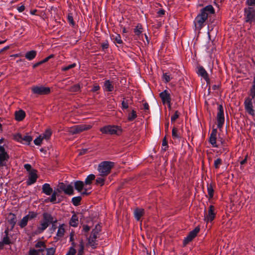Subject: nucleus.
Returning a JSON list of instances; mask_svg holds the SVG:
<instances>
[{
	"label": "nucleus",
	"mask_w": 255,
	"mask_h": 255,
	"mask_svg": "<svg viewBox=\"0 0 255 255\" xmlns=\"http://www.w3.org/2000/svg\"><path fill=\"white\" fill-rule=\"evenodd\" d=\"M215 13L214 7L211 5H208L201 10L194 19V23L196 29L200 30L204 25V22L206 20L209 14Z\"/></svg>",
	"instance_id": "obj_1"
},
{
	"label": "nucleus",
	"mask_w": 255,
	"mask_h": 255,
	"mask_svg": "<svg viewBox=\"0 0 255 255\" xmlns=\"http://www.w3.org/2000/svg\"><path fill=\"white\" fill-rule=\"evenodd\" d=\"M42 216L43 219L35 232L36 234H40L43 232L51 223L57 222V220H54L52 216L48 213H44Z\"/></svg>",
	"instance_id": "obj_2"
},
{
	"label": "nucleus",
	"mask_w": 255,
	"mask_h": 255,
	"mask_svg": "<svg viewBox=\"0 0 255 255\" xmlns=\"http://www.w3.org/2000/svg\"><path fill=\"white\" fill-rule=\"evenodd\" d=\"M100 130L103 134L120 135L123 132L122 128L118 126L108 125L100 128Z\"/></svg>",
	"instance_id": "obj_3"
},
{
	"label": "nucleus",
	"mask_w": 255,
	"mask_h": 255,
	"mask_svg": "<svg viewBox=\"0 0 255 255\" xmlns=\"http://www.w3.org/2000/svg\"><path fill=\"white\" fill-rule=\"evenodd\" d=\"M114 165V163L111 161H105L101 162L98 167L100 175L101 176H107L110 173Z\"/></svg>",
	"instance_id": "obj_4"
},
{
	"label": "nucleus",
	"mask_w": 255,
	"mask_h": 255,
	"mask_svg": "<svg viewBox=\"0 0 255 255\" xmlns=\"http://www.w3.org/2000/svg\"><path fill=\"white\" fill-rule=\"evenodd\" d=\"M216 215L215 208L213 205H210L208 212L204 210V221L206 223L212 222L215 219Z\"/></svg>",
	"instance_id": "obj_5"
},
{
	"label": "nucleus",
	"mask_w": 255,
	"mask_h": 255,
	"mask_svg": "<svg viewBox=\"0 0 255 255\" xmlns=\"http://www.w3.org/2000/svg\"><path fill=\"white\" fill-rule=\"evenodd\" d=\"M245 21L246 22L252 23L255 22V9L249 7L244 9Z\"/></svg>",
	"instance_id": "obj_6"
},
{
	"label": "nucleus",
	"mask_w": 255,
	"mask_h": 255,
	"mask_svg": "<svg viewBox=\"0 0 255 255\" xmlns=\"http://www.w3.org/2000/svg\"><path fill=\"white\" fill-rule=\"evenodd\" d=\"M218 113L217 115V127L221 129L223 128L225 122L224 114V108L222 105H219L218 108Z\"/></svg>",
	"instance_id": "obj_7"
},
{
	"label": "nucleus",
	"mask_w": 255,
	"mask_h": 255,
	"mask_svg": "<svg viewBox=\"0 0 255 255\" xmlns=\"http://www.w3.org/2000/svg\"><path fill=\"white\" fill-rule=\"evenodd\" d=\"M37 216V214L34 212H29L27 215L24 216L22 219L18 223V226L21 228H24L27 224L28 221L34 218Z\"/></svg>",
	"instance_id": "obj_8"
},
{
	"label": "nucleus",
	"mask_w": 255,
	"mask_h": 255,
	"mask_svg": "<svg viewBox=\"0 0 255 255\" xmlns=\"http://www.w3.org/2000/svg\"><path fill=\"white\" fill-rule=\"evenodd\" d=\"M254 98L248 97L245 99L244 102L245 109L246 112L252 116L255 115V111L253 109V103Z\"/></svg>",
	"instance_id": "obj_9"
},
{
	"label": "nucleus",
	"mask_w": 255,
	"mask_h": 255,
	"mask_svg": "<svg viewBox=\"0 0 255 255\" xmlns=\"http://www.w3.org/2000/svg\"><path fill=\"white\" fill-rule=\"evenodd\" d=\"M31 91L34 94L43 95L48 94L50 92V89L42 86H36L32 87Z\"/></svg>",
	"instance_id": "obj_10"
},
{
	"label": "nucleus",
	"mask_w": 255,
	"mask_h": 255,
	"mask_svg": "<svg viewBox=\"0 0 255 255\" xmlns=\"http://www.w3.org/2000/svg\"><path fill=\"white\" fill-rule=\"evenodd\" d=\"M9 156L3 146L0 145V166L6 165Z\"/></svg>",
	"instance_id": "obj_11"
},
{
	"label": "nucleus",
	"mask_w": 255,
	"mask_h": 255,
	"mask_svg": "<svg viewBox=\"0 0 255 255\" xmlns=\"http://www.w3.org/2000/svg\"><path fill=\"white\" fill-rule=\"evenodd\" d=\"M38 176L37 174V170L35 169H32L29 172L28 179L26 180V184L27 185H31L36 182Z\"/></svg>",
	"instance_id": "obj_12"
},
{
	"label": "nucleus",
	"mask_w": 255,
	"mask_h": 255,
	"mask_svg": "<svg viewBox=\"0 0 255 255\" xmlns=\"http://www.w3.org/2000/svg\"><path fill=\"white\" fill-rule=\"evenodd\" d=\"M59 187L60 189L63 191L66 194L71 195L74 193L73 188L71 185H66L63 183H60L59 184Z\"/></svg>",
	"instance_id": "obj_13"
},
{
	"label": "nucleus",
	"mask_w": 255,
	"mask_h": 255,
	"mask_svg": "<svg viewBox=\"0 0 255 255\" xmlns=\"http://www.w3.org/2000/svg\"><path fill=\"white\" fill-rule=\"evenodd\" d=\"M160 97L162 100L163 104L167 103L170 106L171 103V97L169 93L167 90H165L163 92L160 93Z\"/></svg>",
	"instance_id": "obj_14"
},
{
	"label": "nucleus",
	"mask_w": 255,
	"mask_h": 255,
	"mask_svg": "<svg viewBox=\"0 0 255 255\" xmlns=\"http://www.w3.org/2000/svg\"><path fill=\"white\" fill-rule=\"evenodd\" d=\"M102 226L100 224H97L92 230L91 234L89 239H96L100 237Z\"/></svg>",
	"instance_id": "obj_15"
},
{
	"label": "nucleus",
	"mask_w": 255,
	"mask_h": 255,
	"mask_svg": "<svg viewBox=\"0 0 255 255\" xmlns=\"http://www.w3.org/2000/svg\"><path fill=\"white\" fill-rule=\"evenodd\" d=\"M217 130L215 128L213 129L210 134L209 137V142L211 144L213 147H218L219 145L217 143Z\"/></svg>",
	"instance_id": "obj_16"
},
{
	"label": "nucleus",
	"mask_w": 255,
	"mask_h": 255,
	"mask_svg": "<svg viewBox=\"0 0 255 255\" xmlns=\"http://www.w3.org/2000/svg\"><path fill=\"white\" fill-rule=\"evenodd\" d=\"M114 87L112 81L109 80H106L104 83L103 89L105 91L112 92L114 90Z\"/></svg>",
	"instance_id": "obj_17"
},
{
	"label": "nucleus",
	"mask_w": 255,
	"mask_h": 255,
	"mask_svg": "<svg viewBox=\"0 0 255 255\" xmlns=\"http://www.w3.org/2000/svg\"><path fill=\"white\" fill-rule=\"evenodd\" d=\"M69 225L73 227H77L79 225V217L75 213L72 215L70 221Z\"/></svg>",
	"instance_id": "obj_18"
},
{
	"label": "nucleus",
	"mask_w": 255,
	"mask_h": 255,
	"mask_svg": "<svg viewBox=\"0 0 255 255\" xmlns=\"http://www.w3.org/2000/svg\"><path fill=\"white\" fill-rule=\"evenodd\" d=\"M7 219V222L10 225L11 229H12L16 223V215L10 213L8 215Z\"/></svg>",
	"instance_id": "obj_19"
},
{
	"label": "nucleus",
	"mask_w": 255,
	"mask_h": 255,
	"mask_svg": "<svg viewBox=\"0 0 255 255\" xmlns=\"http://www.w3.org/2000/svg\"><path fill=\"white\" fill-rule=\"evenodd\" d=\"M42 192L47 195H50L53 192L52 188L48 183H45L42 187Z\"/></svg>",
	"instance_id": "obj_20"
},
{
	"label": "nucleus",
	"mask_w": 255,
	"mask_h": 255,
	"mask_svg": "<svg viewBox=\"0 0 255 255\" xmlns=\"http://www.w3.org/2000/svg\"><path fill=\"white\" fill-rule=\"evenodd\" d=\"M15 119L17 121H22L25 117V113L24 111L20 110L15 112Z\"/></svg>",
	"instance_id": "obj_21"
},
{
	"label": "nucleus",
	"mask_w": 255,
	"mask_h": 255,
	"mask_svg": "<svg viewBox=\"0 0 255 255\" xmlns=\"http://www.w3.org/2000/svg\"><path fill=\"white\" fill-rule=\"evenodd\" d=\"M197 74L205 80H208V75L205 69L202 66L198 68Z\"/></svg>",
	"instance_id": "obj_22"
},
{
	"label": "nucleus",
	"mask_w": 255,
	"mask_h": 255,
	"mask_svg": "<svg viewBox=\"0 0 255 255\" xmlns=\"http://www.w3.org/2000/svg\"><path fill=\"white\" fill-rule=\"evenodd\" d=\"M66 227V225H65L64 224L60 225L58 228L56 236L59 238L63 237L65 232V229Z\"/></svg>",
	"instance_id": "obj_23"
},
{
	"label": "nucleus",
	"mask_w": 255,
	"mask_h": 255,
	"mask_svg": "<svg viewBox=\"0 0 255 255\" xmlns=\"http://www.w3.org/2000/svg\"><path fill=\"white\" fill-rule=\"evenodd\" d=\"M144 210L141 208H136L134 211V216L136 220L139 221L144 215Z\"/></svg>",
	"instance_id": "obj_24"
},
{
	"label": "nucleus",
	"mask_w": 255,
	"mask_h": 255,
	"mask_svg": "<svg viewBox=\"0 0 255 255\" xmlns=\"http://www.w3.org/2000/svg\"><path fill=\"white\" fill-rule=\"evenodd\" d=\"M35 248L36 250L41 253L46 249V246L44 242L39 241L35 244Z\"/></svg>",
	"instance_id": "obj_25"
},
{
	"label": "nucleus",
	"mask_w": 255,
	"mask_h": 255,
	"mask_svg": "<svg viewBox=\"0 0 255 255\" xmlns=\"http://www.w3.org/2000/svg\"><path fill=\"white\" fill-rule=\"evenodd\" d=\"M92 127V126L90 125H87V124H81V125H78L77 128L78 130L79 133L80 132H82L84 131L88 130L90 129H91Z\"/></svg>",
	"instance_id": "obj_26"
},
{
	"label": "nucleus",
	"mask_w": 255,
	"mask_h": 255,
	"mask_svg": "<svg viewBox=\"0 0 255 255\" xmlns=\"http://www.w3.org/2000/svg\"><path fill=\"white\" fill-rule=\"evenodd\" d=\"M199 228L198 227L195 228L193 230L190 232L188 235L184 238V239H193L195 238L197 234L199 232Z\"/></svg>",
	"instance_id": "obj_27"
},
{
	"label": "nucleus",
	"mask_w": 255,
	"mask_h": 255,
	"mask_svg": "<svg viewBox=\"0 0 255 255\" xmlns=\"http://www.w3.org/2000/svg\"><path fill=\"white\" fill-rule=\"evenodd\" d=\"M84 183L81 181H76L74 182V186L76 190L81 192L84 189Z\"/></svg>",
	"instance_id": "obj_28"
},
{
	"label": "nucleus",
	"mask_w": 255,
	"mask_h": 255,
	"mask_svg": "<svg viewBox=\"0 0 255 255\" xmlns=\"http://www.w3.org/2000/svg\"><path fill=\"white\" fill-rule=\"evenodd\" d=\"M36 55V51L35 50H31L27 52L25 55V58L28 60H33Z\"/></svg>",
	"instance_id": "obj_29"
},
{
	"label": "nucleus",
	"mask_w": 255,
	"mask_h": 255,
	"mask_svg": "<svg viewBox=\"0 0 255 255\" xmlns=\"http://www.w3.org/2000/svg\"><path fill=\"white\" fill-rule=\"evenodd\" d=\"M51 135V130L50 129H47L43 133L40 135L42 136V137L43 139L48 140L50 139Z\"/></svg>",
	"instance_id": "obj_30"
},
{
	"label": "nucleus",
	"mask_w": 255,
	"mask_h": 255,
	"mask_svg": "<svg viewBox=\"0 0 255 255\" xmlns=\"http://www.w3.org/2000/svg\"><path fill=\"white\" fill-rule=\"evenodd\" d=\"M207 192L208 195L209 196V199H212L213 197L214 190L213 188V186L212 184H208L207 185Z\"/></svg>",
	"instance_id": "obj_31"
},
{
	"label": "nucleus",
	"mask_w": 255,
	"mask_h": 255,
	"mask_svg": "<svg viewBox=\"0 0 255 255\" xmlns=\"http://www.w3.org/2000/svg\"><path fill=\"white\" fill-rule=\"evenodd\" d=\"M137 118L136 112L135 110H132L131 112L128 114V121L132 122Z\"/></svg>",
	"instance_id": "obj_32"
},
{
	"label": "nucleus",
	"mask_w": 255,
	"mask_h": 255,
	"mask_svg": "<svg viewBox=\"0 0 255 255\" xmlns=\"http://www.w3.org/2000/svg\"><path fill=\"white\" fill-rule=\"evenodd\" d=\"M98 246L97 240H88L86 244L87 248H91L92 249H95Z\"/></svg>",
	"instance_id": "obj_33"
},
{
	"label": "nucleus",
	"mask_w": 255,
	"mask_h": 255,
	"mask_svg": "<svg viewBox=\"0 0 255 255\" xmlns=\"http://www.w3.org/2000/svg\"><path fill=\"white\" fill-rule=\"evenodd\" d=\"M134 32L136 35H140L142 32V27L141 24L138 23L134 29Z\"/></svg>",
	"instance_id": "obj_34"
},
{
	"label": "nucleus",
	"mask_w": 255,
	"mask_h": 255,
	"mask_svg": "<svg viewBox=\"0 0 255 255\" xmlns=\"http://www.w3.org/2000/svg\"><path fill=\"white\" fill-rule=\"evenodd\" d=\"M32 140V138L30 135H26L22 136L21 143L29 144Z\"/></svg>",
	"instance_id": "obj_35"
},
{
	"label": "nucleus",
	"mask_w": 255,
	"mask_h": 255,
	"mask_svg": "<svg viewBox=\"0 0 255 255\" xmlns=\"http://www.w3.org/2000/svg\"><path fill=\"white\" fill-rule=\"evenodd\" d=\"M112 39L113 40H114V42H116L118 44H121L123 43V40H122L120 35L119 34L113 35Z\"/></svg>",
	"instance_id": "obj_36"
},
{
	"label": "nucleus",
	"mask_w": 255,
	"mask_h": 255,
	"mask_svg": "<svg viewBox=\"0 0 255 255\" xmlns=\"http://www.w3.org/2000/svg\"><path fill=\"white\" fill-rule=\"evenodd\" d=\"M95 178V175L91 174L88 175L85 180V183L86 185H90L91 184L92 181L94 180Z\"/></svg>",
	"instance_id": "obj_37"
},
{
	"label": "nucleus",
	"mask_w": 255,
	"mask_h": 255,
	"mask_svg": "<svg viewBox=\"0 0 255 255\" xmlns=\"http://www.w3.org/2000/svg\"><path fill=\"white\" fill-rule=\"evenodd\" d=\"M68 131L71 134L79 133L77 125L74 126L69 128Z\"/></svg>",
	"instance_id": "obj_38"
},
{
	"label": "nucleus",
	"mask_w": 255,
	"mask_h": 255,
	"mask_svg": "<svg viewBox=\"0 0 255 255\" xmlns=\"http://www.w3.org/2000/svg\"><path fill=\"white\" fill-rule=\"evenodd\" d=\"M81 197L80 196L74 197L72 199V202L74 206H78L80 204Z\"/></svg>",
	"instance_id": "obj_39"
},
{
	"label": "nucleus",
	"mask_w": 255,
	"mask_h": 255,
	"mask_svg": "<svg viewBox=\"0 0 255 255\" xmlns=\"http://www.w3.org/2000/svg\"><path fill=\"white\" fill-rule=\"evenodd\" d=\"M80 90V86L79 84H78L71 87L69 89V91L70 92H77L79 91Z\"/></svg>",
	"instance_id": "obj_40"
},
{
	"label": "nucleus",
	"mask_w": 255,
	"mask_h": 255,
	"mask_svg": "<svg viewBox=\"0 0 255 255\" xmlns=\"http://www.w3.org/2000/svg\"><path fill=\"white\" fill-rule=\"evenodd\" d=\"M84 248V245L83 242V241L82 240L80 243L79 248L78 249L77 255H83Z\"/></svg>",
	"instance_id": "obj_41"
},
{
	"label": "nucleus",
	"mask_w": 255,
	"mask_h": 255,
	"mask_svg": "<svg viewBox=\"0 0 255 255\" xmlns=\"http://www.w3.org/2000/svg\"><path fill=\"white\" fill-rule=\"evenodd\" d=\"M162 78L166 83L169 82L171 79L170 75L167 73H163Z\"/></svg>",
	"instance_id": "obj_42"
},
{
	"label": "nucleus",
	"mask_w": 255,
	"mask_h": 255,
	"mask_svg": "<svg viewBox=\"0 0 255 255\" xmlns=\"http://www.w3.org/2000/svg\"><path fill=\"white\" fill-rule=\"evenodd\" d=\"M172 136L174 139L180 138V135L178 134V129L175 128H173L172 130Z\"/></svg>",
	"instance_id": "obj_43"
},
{
	"label": "nucleus",
	"mask_w": 255,
	"mask_h": 255,
	"mask_svg": "<svg viewBox=\"0 0 255 255\" xmlns=\"http://www.w3.org/2000/svg\"><path fill=\"white\" fill-rule=\"evenodd\" d=\"M222 163V160L221 158H217L214 161V166L216 169H218Z\"/></svg>",
	"instance_id": "obj_44"
},
{
	"label": "nucleus",
	"mask_w": 255,
	"mask_h": 255,
	"mask_svg": "<svg viewBox=\"0 0 255 255\" xmlns=\"http://www.w3.org/2000/svg\"><path fill=\"white\" fill-rule=\"evenodd\" d=\"M11 243L10 240H2L0 241V250L2 249L4 245H9Z\"/></svg>",
	"instance_id": "obj_45"
},
{
	"label": "nucleus",
	"mask_w": 255,
	"mask_h": 255,
	"mask_svg": "<svg viewBox=\"0 0 255 255\" xmlns=\"http://www.w3.org/2000/svg\"><path fill=\"white\" fill-rule=\"evenodd\" d=\"M40 252L34 248L30 249L28 252V255H40Z\"/></svg>",
	"instance_id": "obj_46"
},
{
	"label": "nucleus",
	"mask_w": 255,
	"mask_h": 255,
	"mask_svg": "<svg viewBox=\"0 0 255 255\" xmlns=\"http://www.w3.org/2000/svg\"><path fill=\"white\" fill-rule=\"evenodd\" d=\"M43 140V139L42 138V136L39 135L34 140V143L35 145H39Z\"/></svg>",
	"instance_id": "obj_47"
},
{
	"label": "nucleus",
	"mask_w": 255,
	"mask_h": 255,
	"mask_svg": "<svg viewBox=\"0 0 255 255\" xmlns=\"http://www.w3.org/2000/svg\"><path fill=\"white\" fill-rule=\"evenodd\" d=\"M251 96L253 98H255V78L254 79L253 85L251 90Z\"/></svg>",
	"instance_id": "obj_48"
},
{
	"label": "nucleus",
	"mask_w": 255,
	"mask_h": 255,
	"mask_svg": "<svg viewBox=\"0 0 255 255\" xmlns=\"http://www.w3.org/2000/svg\"><path fill=\"white\" fill-rule=\"evenodd\" d=\"M76 66V64L73 63L72 64H70L68 66L63 67L61 69L62 71H67L71 68H73Z\"/></svg>",
	"instance_id": "obj_49"
},
{
	"label": "nucleus",
	"mask_w": 255,
	"mask_h": 255,
	"mask_svg": "<svg viewBox=\"0 0 255 255\" xmlns=\"http://www.w3.org/2000/svg\"><path fill=\"white\" fill-rule=\"evenodd\" d=\"M22 136L19 133H17L14 135V139L20 143L22 142Z\"/></svg>",
	"instance_id": "obj_50"
},
{
	"label": "nucleus",
	"mask_w": 255,
	"mask_h": 255,
	"mask_svg": "<svg viewBox=\"0 0 255 255\" xmlns=\"http://www.w3.org/2000/svg\"><path fill=\"white\" fill-rule=\"evenodd\" d=\"M46 255H54L55 252V249L53 248H48L46 250Z\"/></svg>",
	"instance_id": "obj_51"
},
{
	"label": "nucleus",
	"mask_w": 255,
	"mask_h": 255,
	"mask_svg": "<svg viewBox=\"0 0 255 255\" xmlns=\"http://www.w3.org/2000/svg\"><path fill=\"white\" fill-rule=\"evenodd\" d=\"M51 194L52 195L50 199V201L52 203H55L56 200L57 193L56 191H54L53 192H52Z\"/></svg>",
	"instance_id": "obj_52"
},
{
	"label": "nucleus",
	"mask_w": 255,
	"mask_h": 255,
	"mask_svg": "<svg viewBox=\"0 0 255 255\" xmlns=\"http://www.w3.org/2000/svg\"><path fill=\"white\" fill-rule=\"evenodd\" d=\"M128 108V103L127 101H126L125 99L122 102V109H127Z\"/></svg>",
	"instance_id": "obj_53"
},
{
	"label": "nucleus",
	"mask_w": 255,
	"mask_h": 255,
	"mask_svg": "<svg viewBox=\"0 0 255 255\" xmlns=\"http://www.w3.org/2000/svg\"><path fill=\"white\" fill-rule=\"evenodd\" d=\"M168 148L167 142L165 138H164L162 141V150L164 151H166Z\"/></svg>",
	"instance_id": "obj_54"
},
{
	"label": "nucleus",
	"mask_w": 255,
	"mask_h": 255,
	"mask_svg": "<svg viewBox=\"0 0 255 255\" xmlns=\"http://www.w3.org/2000/svg\"><path fill=\"white\" fill-rule=\"evenodd\" d=\"M76 252V250L74 247H72L70 248L69 251L67 252L66 255H75Z\"/></svg>",
	"instance_id": "obj_55"
},
{
	"label": "nucleus",
	"mask_w": 255,
	"mask_h": 255,
	"mask_svg": "<svg viewBox=\"0 0 255 255\" xmlns=\"http://www.w3.org/2000/svg\"><path fill=\"white\" fill-rule=\"evenodd\" d=\"M179 113L178 111H176L174 115L171 117V122H174L176 121L177 119L179 117Z\"/></svg>",
	"instance_id": "obj_56"
},
{
	"label": "nucleus",
	"mask_w": 255,
	"mask_h": 255,
	"mask_svg": "<svg viewBox=\"0 0 255 255\" xmlns=\"http://www.w3.org/2000/svg\"><path fill=\"white\" fill-rule=\"evenodd\" d=\"M96 181L97 184H100L101 186H102L104 184L105 180L103 178L98 177Z\"/></svg>",
	"instance_id": "obj_57"
},
{
	"label": "nucleus",
	"mask_w": 255,
	"mask_h": 255,
	"mask_svg": "<svg viewBox=\"0 0 255 255\" xmlns=\"http://www.w3.org/2000/svg\"><path fill=\"white\" fill-rule=\"evenodd\" d=\"M67 19H68L69 23L70 24H71L72 26L74 25V24H75L74 21L73 20V16L71 15L68 14V15L67 16Z\"/></svg>",
	"instance_id": "obj_58"
},
{
	"label": "nucleus",
	"mask_w": 255,
	"mask_h": 255,
	"mask_svg": "<svg viewBox=\"0 0 255 255\" xmlns=\"http://www.w3.org/2000/svg\"><path fill=\"white\" fill-rule=\"evenodd\" d=\"M90 230V228L89 226L86 225H84L83 226V231L84 233H88Z\"/></svg>",
	"instance_id": "obj_59"
},
{
	"label": "nucleus",
	"mask_w": 255,
	"mask_h": 255,
	"mask_svg": "<svg viewBox=\"0 0 255 255\" xmlns=\"http://www.w3.org/2000/svg\"><path fill=\"white\" fill-rule=\"evenodd\" d=\"M247 4L250 6L255 5V0H247Z\"/></svg>",
	"instance_id": "obj_60"
},
{
	"label": "nucleus",
	"mask_w": 255,
	"mask_h": 255,
	"mask_svg": "<svg viewBox=\"0 0 255 255\" xmlns=\"http://www.w3.org/2000/svg\"><path fill=\"white\" fill-rule=\"evenodd\" d=\"M103 49H107L109 47V43L108 41H105L102 44Z\"/></svg>",
	"instance_id": "obj_61"
},
{
	"label": "nucleus",
	"mask_w": 255,
	"mask_h": 255,
	"mask_svg": "<svg viewBox=\"0 0 255 255\" xmlns=\"http://www.w3.org/2000/svg\"><path fill=\"white\" fill-rule=\"evenodd\" d=\"M24 168L25 169L27 170V171H28L29 172L32 170L31 169V166L30 164H25L24 165Z\"/></svg>",
	"instance_id": "obj_62"
},
{
	"label": "nucleus",
	"mask_w": 255,
	"mask_h": 255,
	"mask_svg": "<svg viewBox=\"0 0 255 255\" xmlns=\"http://www.w3.org/2000/svg\"><path fill=\"white\" fill-rule=\"evenodd\" d=\"M53 57V55L51 54L49 55V56L47 57L45 59H44L42 61H40V63H45L47 61H48L50 58Z\"/></svg>",
	"instance_id": "obj_63"
},
{
	"label": "nucleus",
	"mask_w": 255,
	"mask_h": 255,
	"mask_svg": "<svg viewBox=\"0 0 255 255\" xmlns=\"http://www.w3.org/2000/svg\"><path fill=\"white\" fill-rule=\"evenodd\" d=\"M17 9L19 12H21L24 10L25 6L23 5H21L19 6H18Z\"/></svg>",
	"instance_id": "obj_64"
}]
</instances>
